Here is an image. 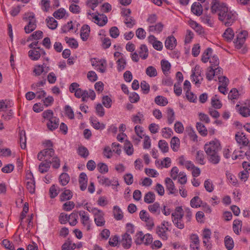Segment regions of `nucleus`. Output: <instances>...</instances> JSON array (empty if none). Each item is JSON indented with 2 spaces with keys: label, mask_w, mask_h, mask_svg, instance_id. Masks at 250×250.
<instances>
[{
  "label": "nucleus",
  "mask_w": 250,
  "mask_h": 250,
  "mask_svg": "<svg viewBox=\"0 0 250 250\" xmlns=\"http://www.w3.org/2000/svg\"><path fill=\"white\" fill-rule=\"evenodd\" d=\"M221 149L220 144L217 139H214L204 146V150L208 156L209 161L213 164H217L220 161L218 152Z\"/></svg>",
  "instance_id": "nucleus-1"
},
{
  "label": "nucleus",
  "mask_w": 250,
  "mask_h": 250,
  "mask_svg": "<svg viewBox=\"0 0 250 250\" xmlns=\"http://www.w3.org/2000/svg\"><path fill=\"white\" fill-rule=\"evenodd\" d=\"M42 116L44 121H47L46 126L50 131H53L57 129L59 125V119L54 116L53 111L51 109L44 111L42 113Z\"/></svg>",
  "instance_id": "nucleus-2"
},
{
  "label": "nucleus",
  "mask_w": 250,
  "mask_h": 250,
  "mask_svg": "<svg viewBox=\"0 0 250 250\" xmlns=\"http://www.w3.org/2000/svg\"><path fill=\"white\" fill-rule=\"evenodd\" d=\"M218 14L219 20L222 21L226 26L231 25L237 18V14L233 11H231L227 7V10Z\"/></svg>",
  "instance_id": "nucleus-3"
},
{
  "label": "nucleus",
  "mask_w": 250,
  "mask_h": 250,
  "mask_svg": "<svg viewBox=\"0 0 250 250\" xmlns=\"http://www.w3.org/2000/svg\"><path fill=\"white\" fill-rule=\"evenodd\" d=\"M213 50L210 48H207L202 55L201 61L204 63H207L208 61L210 63V66L215 67L219 64V60L216 55L212 54Z\"/></svg>",
  "instance_id": "nucleus-4"
},
{
  "label": "nucleus",
  "mask_w": 250,
  "mask_h": 250,
  "mask_svg": "<svg viewBox=\"0 0 250 250\" xmlns=\"http://www.w3.org/2000/svg\"><path fill=\"white\" fill-rule=\"evenodd\" d=\"M23 20L27 23V25L24 27V30L26 33H30L36 28L37 21L34 13H27L25 14Z\"/></svg>",
  "instance_id": "nucleus-5"
},
{
  "label": "nucleus",
  "mask_w": 250,
  "mask_h": 250,
  "mask_svg": "<svg viewBox=\"0 0 250 250\" xmlns=\"http://www.w3.org/2000/svg\"><path fill=\"white\" fill-rule=\"evenodd\" d=\"M152 236L151 234L147 233L144 234L142 231H139L135 235V242L137 245L150 244L152 242Z\"/></svg>",
  "instance_id": "nucleus-6"
},
{
  "label": "nucleus",
  "mask_w": 250,
  "mask_h": 250,
  "mask_svg": "<svg viewBox=\"0 0 250 250\" xmlns=\"http://www.w3.org/2000/svg\"><path fill=\"white\" fill-rule=\"evenodd\" d=\"M170 224L167 221H163L160 225L157 226L156 233L163 240H167L168 236L167 232L169 230Z\"/></svg>",
  "instance_id": "nucleus-7"
},
{
  "label": "nucleus",
  "mask_w": 250,
  "mask_h": 250,
  "mask_svg": "<svg viewBox=\"0 0 250 250\" xmlns=\"http://www.w3.org/2000/svg\"><path fill=\"white\" fill-rule=\"evenodd\" d=\"M91 65L95 67V69L102 73H104L106 71L107 62L104 59H99L96 58L91 59Z\"/></svg>",
  "instance_id": "nucleus-8"
},
{
  "label": "nucleus",
  "mask_w": 250,
  "mask_h": 250,
  "mask_svg": "<svg viewBox=\"0 0 250 250\" xmlns=\"http://www.w3.org/2000/svg\"><path fill=\"white\" fill-rule=\"evenodd\" d=\"M79 215L80 217V221L83 228L86 231H89L91 229L92 222L90 219L89 215L87 212L83 210L79 211Z\"/></svg>",
  "instance_id": "nucleus-9"
},
{
  "label": "nucleus",
  "mask_w": 250,
  "mask_h": 250,
  "mask_svg": "<svg viewBox=\"0 0 250 250\" xmlns=\"http://www.w3.org/2000/svg\"><path fill=\"white\" fill-rule=\"evenodd\" d=\"M97 179L100 184L106 187L111 186L113 189L119 185L118 180L115 178L110 180L105 176L100 175L97 177Z\"/></svg>",
  "instance_id": "nucleus-10"
},
{
  "label": "nucleus",
  "mask_w": 250,
  "mask_h": 250,
  "mask_svg": "<svg viewBox=\"0 0 250 250\" xmlns=\"http://www.w3.org/2000/svg\"><path fill=\"white\" fill-rule=\"evenodd\" d=\"M54 150L52 148L44 149L41 151L37 155V158L39 161L45 162H51L50 159L53 157Z\"/></svg>",
  "instance_id": "nucleus-11"
},
{
  "label": "nucleus",
  "mask_w": 250,
  "mask_h": 250,
  "mask_svg": "<svg viewBox=\"0 0 250 250\" xmlns=\"http://www.w3.org/2000/svg\"><path fill=\"white\" fill-rule=\"evenodd\" d=\"M191 81L194 82L196 85L199 86L203 78L201 76V70L199 66L196 65L195 67L192 69V73L191 75Z\"/></svg>",
  "instance_id": "nucleus-12"
},
{
  "label": "nucleus",
  "mask_w": 250,
  "mask_h": 250,
  "mask_svg": "<svg viewBox=\"0 0 250 250\" xmlns=\"http://www.w3.org/2000/svg\"><path fill=\"white\" fill-rule=\"evenodd\" d=\"M227 5L220 2L219 0H212L211 2V11L212 13H222L223 11L227 10Z\"/></svg>",
  "instance_id": "nucleus-13"
},
{
  "label": "nucleus",
  "mask_w": 250,
  "mask_h": 250,
  "mask_svg": "<svg viewBox=\"0 0 250 250\" xmlns=\"http://www.w3.org/2000/svg\"><path fill=\"white\" fill-rule=\"evenodd\" d=\"M93 215L94 216V222L98 227H103L104 226L105 221L104 218V212L98 208L97 210H94Z\"/></svg>",
  "instance_id": "nucleus-14"
},
{
  "label": "nucleus",
  "mask_w": 250,
  "mask_h": 250,
  "mask_svg": "<svg viewBox=\"0 0 250 250\" xmlns=\"http://www.w3.org/2000/svg\"><path fill=\"white\" fill-rule=\"evenodd\" d=\"M50 70V68L46 64L43 63L42 64L36 65L33 69V73L35 76H39L41 75H45Z\"/></svg>",
  "instance_id": "nucleus-15"
},
{
  "label": "nucleus",
  "mask_w": 250,
  "mask_h": 250,
  "mask_svg": "<svg viewBox=\"0 0 250 250\" xmlns=\"http://www.w3.org/2000/svg\"><path fill=\"white\" fill-rule=\"evenodd\" d=\"M131 10L129 9H126L124 11L123 15L124 17V22L128 28H132L136 24V21L133 18L130 16Z\"/></svg>",
  "instance_id": "nucleus-16"
},
{
  "label": "nucleus",
  "mask_w": 250,
  "mask_h": 250,
  "mask_svg": "<svg viewBox=\"0 0 250 250\" xmlns=\"http://www.w3.org/2000/svg\"><path fill=\"white\" fill-rule=\"evenodd\" d=\"M247 33L246 31H242L238 34L237 38L234 42L235 47L237 49L241 48L245 42Z\"/></svg>",
  "instance_id": "nucleus-17"
},
{
  "label": "nucleus",
  "mask_w": 250,
  "mask_h": 250,
  "mask_svg": "<svg viewBox=\"0 0 250 250\" xmlns=\"http://www.w3.org/2000/svg\"><path fill=\"white\" fill-rule=\"evenodd\" d=\"M41 54H45V52L43 49L37 47V49H32L29 51L28 55L30 59L34 61L39 59Z\"/></svg>",
  "instance_id": "nucleus-18"
},
{
  "label": "nucleus",
  "mask_w": 250,
  "mask_h": 250,
  "mask_svg": "<svg viewBox=\"0 0 250 250\" xmlns=\"http://www.w3.org/2000/svg\"><path fill=\"white\" fill-rule=\"evenodd\" d=\"M190 249L191 250H199L200 240L198 236L196 234H192L190 236Z\"/></svg>",
  "instance_id": "nucleus-19"
},
{
  "label": "nucleus",
  "mask_w": 250,
  "mask_h": 250,
  "mask_svg": "<svg viewBox=\"0 0 250 250\" xmlns=\"http://www.w3.org/2000/svg\"><path fill=\"white\" fill-rule=\"evenodd\" d=\"M27 177L26 181V188L28 191L31 193H33L35 190V182L32 179L33 175L32 174H28L26 175Z\"/></svg>",
  "instance_id": "nucleus-20"
},
{
  "label": "nucleus",
  "mask_w": 250,
  "mask_h": 250,
  "mask_svg": "<svg viewBox=\"0 0 250 250\" xmlns=\"http://www.w3.org/2000/svg\"><path fill=\"white\" fill-rule=\"evenodd\" d=\"M79 183L81 190L84 191L86 189L87 186V176L84 172H82L79 177Z\"/></svg>",
  "instance_id": "nucleus-21"
},
{
  "label": "nucleus",
  "mask_w": 250,
  "mask_h": 250,
  "mask_svg": "<svg viewBox=\"0 0 250 250\" xmlns=\"http://www.w3.org/2000/svg\"><path fill=\"white\" fill-rule=\"evenodd\" d=\"M92 21L100 26L104 25L107 22V18L106 16L100 15V17L97 15H93Z\"/></svg>",
  "instance_id": "nucleus-22"
},
{
  "label": "nucleus",
  "mask_w": 250,
  "mask_h": 250,
  "mask_svg": "<svg viewBox=\"0 0 250 250\" xmlns=\"http://www.w3.org/2000/svg\"><path fill=\"white\" fill-rule=\"evenodd\" d=\"M171 159L169 157H166L162 161L156 160L155 161L156 166L159 168H163L164 167L168 168L171 165Z\"/></svg>",
  "instance_id": "nucleus-23"
},
{
  "label": "nucleus",
  "mask_w": 250,
  "mask_h": 250,
  "mask_svg": "<svg viewBox=\"0 0 250 250\" xmlns=\"http://www.w3.org/2000/svg\"><path fill=\"white\" fill-rule=\"evenodd\" d=\"M121 243L123 246L126 249H129L132 244V238L129 234L125 233L122 236Z\"/></svg>",
  "instance_id": "nucleus-24"
},
{
  "label": "nucleus",
  "mask_w": 250,
  "mask_h": 250,
  "mask_svg": "<svg viewBox=\"0 0 250 250\" xmlns=\"http://www.w3.org/2000/svg\"><path fill=\"white\" fill-rule=\"evenodd\" d=\"M167 189L169 191V194H174L177 191L174 184L170 178H166L165 180Z\"/></svg>",
  "instance_id": "nucleus-25"
},
{
  "label": "nucleus",
  "mask_w": 250,
  "mask_h": 250,
  "mask_svg": "<svg viewBox=\"0 0 250 250\" xmlns=\"http://www.w3.org/2000/svg\"><path fill=\"white\" fill-rule=\"evenodd\" d=\"M184 211L182 207H177L175 211L171 214L172 221L175 220L183 219L184 216Z\"/></svg>",
  "instance_id": "nucleus-26"
},
{
  "label": "nucleus",
  "mask_w": 250,
  "mask_h": 250,
  "mask_svg": "<svg viewBox=\"0 0 250 250\" xmlns=\"http://www.w3.org/2000/svg\"><path fill=\"white\" fill-rule=\"evenodd\" d=\"M165 44L167 49L172 50L176 45V40L173 36H169L166 40Z\"/></svg>",
  "instance_id": "nucleus-27"
},
{
  "label": "nucleus",
  "mask_w": 250,
  "mask_h": 250,
  "mask_svg": "<svg viewBox=\"0 0 250 250\" xmlns=\"http://www.w3.org/2000/svg\"><path fill=\"white\" fill-rule=\"evenodd\" d=\"M90 27L88 25H84L81 29V38L83 41H86L89 36Z\"/></svg>",
  "instance_id": "nucleus-28"
},
{
  "label": "nucleus",
  "mask_w": 250,
  "mask_h": 250,
  "mask_svg": "<svg viewBox=\"0 0 250 250\" xmlns=\"http://www.w3.org/2000/svg\"><path fill=\"white\" fill-rule=\"evenodd\" d=\"M191 11L194 15L199 16L203 12L202 6L199 2H194L191 5Z\"/></svg>",
  "instance_id": "nucleus-29"
},
{
  "label": "nucleus",
  "mask_w": 250,
  "mask_h": 250,
  "mask_svg": "<svg viewBox=\"0 0 250 250\" xmlns=\"http://www.w3.org/2000/svg\"><path fill=\"white\" fill-rule=\"evenodd\" d=\"M235 139L238 144L243 146H247L249 143L248 139L243 133L238 132L236 134Z\"/></svg>",
  "instance_id": "nucleus-30"
},
{
  "label": "nucleus",
  "mask_w": 250,
  "mask_h": 250,
  "mask_svg": "<svg viewBox=\"0 0 250 250\" xmlns=\"http://www.w3.org/2000/svg\"><path fill=\"white\" fill-rule=\"evenodd\" d=\"M236 108L238 110L239 114L244 117L250 116V109L246 106H240L239 104L236 105Z\"/></svg>",
  "instance_id": "nucleus-31"
},
{
  "label": "nucleus",
  "mask_w": 250,
  "mask_h": 250,
  "mask_svg": "<svg viewBox=\"0 0 250 250\" xmlns=\"http://www.w3.org/2000/svg\"><path fill=\"white\" fill-rule=\"evenodd\" d=\"M163 27V24L161 22H159L155 25H152L149 26L148 31L149 32H153L158 34L162 31Z\"/></svg>",
  "instance_id": "nucleus-32"
},
{
  "label": "nucleus",
  "mask_w": 250,
  "mask_h": 250,
  "mask_svg": "<svg viewBox=\"0 0 250 250\" xmlns=\"http://www.w3.org/2000/svg\"><path fill=\"white\" fill-rule=\"evenodd\" d=\"M144 120V116L142 112H138L135 115H133L131 117V121L134 124H141Z\"/></svg>",
  "instance_id": "nucleus-33"
},
{
  "label": "nucleus",
  "mask_w": 250,
  "mask_h": 250,
  "mask_svg": "<svg viewBox=\"0 0 250 250\" xmlns=\"http://www.w3.org/2000/svg\"><path fill=\"white\" fill-rule=\"evenodd\" d=\"M69 181L70 176L67 173H62L59 176V182L62 186H66Z\"/></svg>",
  "instance_id": "nucleus-34"
},
{
  "label": "nucleus",
  "mask_w": 250,
  "mask_h": 250,
  "mask_svg": "<svg viewBox=\"0 0 250 250\" xmlns=\"http://www.w3.org/2000/svg\"><path fill=\"white\" fill-rule=\"evenodd\" d=\"M113 215L115 219L117 220H121L124 217L123 213L119 206L113 207Z\"/></svg>",
  "instance_id": "nucleus-35"
},
{
  "label": "nucleus",
  "mask_w": 250,
  "mask_h": 250,
  "mask_svg": "<svg viewBox=\"0 0 250 250\" xmlns=\"http://www.w3.org/2000/svg\"><path fill=\"white\" fill-rule=\"evenodd\" d=\"M51 162H42L39 166V171L41 173H44L47 172L50 167Z\"/></svg>",
  "instance_id": "nucleus-36"
},
{
  "label": "nucleus",
  "mask_w": 250,
  "mask_h": 250,
  "mask_svg": "<svg viewBox=\"0 0 250 250\" xmlns=\"http://www.w3.org/2000/svg\"><path fill=\"white\" fill-rule=\"evenodd\" d=\"M73 194L69 189H65L60 195V198L61 201L69 200L72 197Z\"/></svg>",
  "instance_id": "nucleus-37"
},
{
  "label": "nucleus",
  "mask_w": 250,
  "mask_h": 250,
  "mask_svg": "<svg viewBox=\"0 0 250 250\" xmlns=\"http://www.w3.org/2000/svg\"><path fill=\"white\" fill-rule=\"evenodd\" d=\"M203 202L199 196H195L190 202V206L193 208H198L202 205Z\"/></svg>",
  "instance_id": "nucleus-38"
},
{
  "label": "nucleus",
  "mask_w": 250,
  "mask_h": 250,
  "mask_svg": "<svg viewBox=\"0 0 250 250\" xmlns=\"http://www.w3.org/2000/svg\"><path fill=\"white\" fill-rule=\"evenodd\" d=\"M140 57L143 60L146 59L148 55V49L147 46L145 44H142L140 47L139 51Z\"/></svg>",
  "instance_id": "nucleus-39"
},
{
  "label": "nucleus",
  "mask_w": 250,
  "mask_h": 250,
  "mask_svg": "<svg viewBox=\"0 0 250 250\" xmlns=\"http://www.w3.org/2000/svg\"><path fill=\"white\" fill-rule=\"evenodd\" d=\"M46 22L48 27L52 30H54L57 27V21L53 17H48L46 18Z\"/></svg>",
  "instance_id": "nucleus-40"
},
{
  "label": "nucleus",
  "mask_w": 250,
  "mask_h": 250,
  "mask_svg": "<svg viewBox=\"0 0 250 250\" xmlns=\"http://www.w3.org/2000/svg\"><path fill=\"white\" fill-rule=\"evenodd\" d=\"M144 200L146 203H152L155 200V195L151 191L148 192L145 195Z\"/></svg>",
  "instance_id": "nucleus-41"
},
{
  "label": "nucleus",
  "mask_w": 250,
  "mask_h": 250,
  "mask_svg": "<svg viewBox=\"0 0 250 250\" xmlns=\"http://www.w3.org/2000/svg\"><path fill=\"white\" fill-rule=\"evenodd\" d=\"M196 128L200 134L203 136H206L208 134V130L205 126L200 122L196 123Z\"/></svg>",
  "instance_id": "nucleus-42"
},
{
  "label": "nucleus",
  "mask_w": 250,
  "mask_h": 250,
  "mask_svg": "<svg viewBox=\"0 0 250 250\" xmlns=\"http://www.w3.org/2000/svg\"><path fill=\"white\" fill-rule=\"evenodd\" d=\"M170 146L174 151H177L180 147V140L178 137H173L171 139Z\"/></svg>",
  "instance_id": "nucleus-43"
},
{
  "label": "nucleus",
  "mask_w": 250,
  "mask_h": 250,
  "mask_svg": "<svg viewBox=\"0 0 250 250\" xmlns=\"http://www.w3.org/2000/svg\"><path fill=\"white\" fill-rule=\"evenodd\" d=\"M19 136L21 147L22 149H24L26 147V137L25 131L21 130L20 131Z\"/></svg>",
  "instance_id": "nucleus-44"
},
{
  "label": "nucleus",
  "mask_w": 250,
  "mask_h": 250,
  "mask_svg": "<svg viewBox=\"0 0 250 250\" xmlns=\"http://www.w3.org/2000/svg\"><path fill=\"white\" fill-rule=\"evenodd\" d=\"M211 104L212 107L216 109H219L222 106L221 101L219 100V98L216 95L212 97Z\"/></svg>",
  "instance_id": "nucleus-45"
},
{
  "label": "nucleus",
  "mask_w": 250,
  "mask_h": 250,
  "mask_svg": "<svg viewBox=\"0 0 250 250\" xmlns=\"http://www.w3.org/2000/svg\"><path fill=\"white\" fill-rule=\"evenodd\" d=\"M234 36V32L230 28H228L223 34V37L228 41H231Z\"/></svg>",
  "instance_id": "nucleus-46"
},
{
  "label": "nucleus",
  "mask_w": 250,
  "mask_h": 250,
  "mask_svg": "<svg viewBox=\"0 0 250 250\" xmlns=\"http://www.w3.org/2000/svg\"><path fill=\"white\" fill-rule=\"evenodd\" d=\"M167 122L169 125L172 124L175 120V113L171 108H168L167 112Z\"/></svg>",
  "instance_id": "nucleus-47"
},
{
  "label": "nucleus",
  "mask_w": 250,
  "mask_h": 250,
  "mask_svg": "<svg viewBox=\"0 0 250 250\" xmlns=\"http://www.w3.org/2000/svg\"><path fill=\"white\" fill-rule=\"evenodd\" d=\"M155 103L160 106H165L168 103L167 99L163 96H157L155 98Z\"/></svg>",
  "instance_id": "nucleus-48"
},
{
  "label": "nucleus",
  "mask_w": 250,
  "mask_h": 250,
  "mask_svg": "<svg viewBox=\"0 0 250 250\" xmlns=\"http://www.w3.org/2000/svg\"><path fill=\"white\" fill-rule=\"evenodd\" d=\"M86 90H83L81 88H79L78 90L74 92L75 96L77 98H82V100L83 102H86Z\"/></svg>",
  "instance_id": "nucleus-49"
},
{
  "label": "nucleus",
  "mask_w": 250,
  "mask_h": 250,
  "mask_svg": "<svg viewBox=\"0 0 250 250\" xmlns=\"http://www.w3.org/2000/svg\"><path fill=\"white\" fill-rule=\"evenodd\" d=\"M68 222L72 226H75L78 223V214L76 212H72L69 216Z\"/></svg>",
  "instance_id": "nucleus-50"
},
{
  "label": "nucleus",
  "mask_w": 250,
  "mask_h": 250,
  "mask_svg": "<svg viewBox=\"0 0 250 250\" xmlns=\"http://www.w3.org/2000/svg\"><path fill=\"white\" fill-rule=\"evenodd\" d=\"M91 123L93 127L96 129L103 130L105 127V124L99 122L96 119H93L91 120Z\"/></svg>",
  "instance_id": "nucleus-51"
},
{
  "label": "nucleus",
  "mask_w": 250,
  "mask_h": 250,
  "mask_svg": "<svg viewBox=\"0 0 250 250\" xmlns=\"http://www.w3.org/2000/svg\"><path fill=\"white\" fill-rule=\"evenodd\" d=\"M78 153L83 158H86L89 154L87 148L84 146H80L78 147Z\"/></svg>",
  "instance_id": "nucleus-52"
},
{
  "label": "nucleus",
  "mask_w": 250,
  "mask_h": 250,
  "mask_svg": "<svg viewBox=\"0 0 250 250\" xmlns=\"http://www.w3.org/2000/svg\"><path fill=\"white\" fill-rule=\"evenodd\" d=\"M158 146L163 153L167 152L168 151V145L165 140H160L158 143Z\"/></svg>",
  "instance_id": "nucleus-53"
},
{
  "label": "nucleus",
  "mask_w": 250,
  "mask_h": 250,
  "mask_svg": "<svg viewBox=\"0 0 250 250\" xmlns=\"http://www.w3.org/2000/svg\"><path fill=\"white\" fill-rule=\"evenodd\" d=\"M125 150L128 155H131L134 152L133 145L129 141H126L125 144Z\"/></svg>",
  "instance_id": "nucleus-54"
},
{
  "label": "nucleus",
  "mask_w": 250,
  "mask_h": 250,
  "mask_svg": "<svg viewBox=\"0 0 250 250\" xmlns=\"http://www.w3.org/2000/svg\"><path fill=\"white\" fill-rule=\"evenodd\" d=\"M225 245L228 250H231L234 247L233 241L229 236H227L225 238Z\"/></svg>",
  "instance_id": "nucleus-55"
},
{
  "label": "nucleus",
  "mask_w": 250,
  "mask_h": 250,
  "mask_svg": "<svg viewBox=\"0 0 250 250\" xmlns=\"http://www.w3.org/2000/svg\"><path fill=\"white\" fill-rule=\"evenodd\" d=\"M65 41L68 44L69 47L72 48H77L78 46V43L76 40L73 38H69L68 37L65 38Z\"/></svg>",
  "instance_id": "nucleus-56"
},
{
  "label": "nucleus",
  "mask_w": 250,
  "mask_h": 250,
  "mask_svg": "<svg viewBox=\"0 0 250 250\" xmlns=\"http://www.w3.org/2000/svg\"><path fill=\"white\" fill-rule=\"evenodd\" d=\"M146 74L150 77H154L157 76V72L156 68L152 66H149L146 69Z\"/></svg>",
  "instance_id": "nucleus-57"
},
{
  "label": "nucleus",
  "mask_w": 250,
  "mask_h": 250,
  "mask_svg": "<svg viewBox=\"0 0 250 250\" xmlns=\"http://www.w3.org/2000/svg\"><path fill=\"white\" fill-rule=\"evenodd\" d=\"M239 97V92L237 89H232L228 94V99L231 101L236 100Z\"/></svg>",
  "instance_id": "nucleus-58"
},
{
  "label": "nucleus",
  "mask_w": 250,
  "mask_h": 250,
  "mask_svg": "<svg viewBox=\"0 0 250 250\" xmlns=\"http://www.w3.org/2000/svg\"><path fill=\"white\" fill-rule=\"evenodd\" d=\"M117 69L119 71H122L124 70L126 64V61L125 59L121 58L119 59L117 61Z\"/></svg>",
  "instance_id": "nucleus-59"
},
{
  "label": "nucleus",
  "mask_w": 250,
  "mask_h": 250,
  "mask_svg": "<svg viewBox=\"0 0 250 250\" xmlns=\"http://www.w3.org/2000/svg\"><path fill=\"white\" fill-rule=\"evenodd\" d=\"M195 159L196 161L200 164H205L204 154L202 151H197Z\"/></svg>",
  "instance_id": "nucleus-60"
},
{
  "label": "nucleus",
  "mask_w": 250,
  "mask_h": 250,
  "mask_svg": "<svg viewBox=\"0 0 250 250\" xmlns=\"http://www.w3.org/2000/svg\"><path fill=\"white\" fill-rule=\"evenodd\" d=\"M172 134L173 131L170 128L165 127L162 129V135L165 138H169Z\"/></svg>",
  "instance_id": "nucleus-61"
},
{
  "label": "nucleus",
  "mask_w": 250,
  "mask_h": 250,
  "mask_svg": "<svg viewBox=\"0 0 250 250\" xmlns=\"http://www.w3.org/2000/svg\"><path fill=\"white\" fill-rule=\"evenodd\" d=\"M214 73V68L212 67V66H209L208 68L207 71L206 72L207 79L209 81L212 80L215 76Z\"/></svg>",
  "instance_id": "nucleus-62"
},
{
  "label": "nucleus",
  "mask_w": 250,
  "mask_h": 250,
  "mask_svg": "<svg viewBox=\"0 0 250 250\" xmlns=\"http://www.w3.org/2000/svg\"><path fill=\"white\" fill-rule=\"evenodd\" d=\"M65 14V10L63 8H60L53 13V16L58 19L63 18Z\"/></svg>",
  "instance_id": "nucleus-63"
},
{
  "label": "nucleus",
  "mask_w": 250,
  "mask_h": 250,
  "mask_svg": "<svg viewBox=\"0 0 250 250\" xmlns=\"http://www.w3.org/2000/svg\"><path fill=\"white\" fill-rule=\"evenodd\" d=\"M76 246L75 243H72L70 242L64 243L62 247V250H73L76 248Z\"/></svg>",
  "instance_id": "nucleus-64"
}]
</instances>
